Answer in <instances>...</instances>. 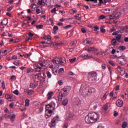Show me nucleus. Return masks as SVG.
<instances>
[{
	"label": "nucleus",
	"mask_w": 128,
	"mask_h": 128,
	"mask_svg": "<svg viewBox=\"0 0 128 128\" xmlns=\"http://www.w3.org/2000/svg\"><path fill=\"white\" fill-rule=\"evenodd\" d=\"M122 104H124V102L121 100H119L116 102V106H117L121 107Z\"/></svg>",
	"instance_id": "nucleus-18"
},
{
	"label": "nucleus",
	"mask_w": 128,
	"mask_h": 128,
	"mask_svg": "<svg viewBox=\"0 0 128 128\" xmlns=\"http://www.w3.org/2000/svg\"><path fill=\"white\" fill-rule=\"evenodd\" d=\"M12 10V6H10L9 8H8V12H10V10Z\"/></svg>",
	"instance_id": "nucleus-64"
},
{
	"label": "nucleus",
	"mask_w": 128,
	"mask_h": 128,
	"mask_svg": "<svg viewBox=\"0 0 128 128\" xmlns=\"http://www.w3.org/2000/svg\"><path fill=\"white\" fill-rule=\"evenodd\" d=\"M96 56H102L103 53L102 52H96Z\"/></svg>",
	"instance_id": "nucleus-60"
},
{
	"label": "nucleus",
	"mask_w": 128,
	"mask_h": 128,
	"mask_svg": "<svg viewBox=\"0 0 128 128\" xmlns=\"http://www.w3.org/2000/svg\"><path fill=\"white\" fill-rule=\"evenodd\" d=\"M58 64H61V66H64L66 64V58L64 57H60L58 58Z\"/></svg>",
	"instance_id": "nucleus-8"
},
{
	"label": "nucleus",
	"mask_w": 128,
	"mask_h": 128,
	"mask_svg": "<svg viewBox=\"0 0 128 128\" xmlns=\"http://www.w3.org/2000/svg\"><path fill=\"white\" fill-rule=\"evenodd\" d=\"M48 42H50V44H52V39L50 38H48L47 40Z\"/></svg>",
	"instance_id": "nucleus-62"
},
{
	"label": "nucleus",
	"mask_w": 128,
	"mask_h": 128,
	"mask_svg": "<svg viewBox=\"0 0 128 128\" xmlns=\"http://www.w3.org/2000/svg\"><path fill=\"white\" fill-rule=\"evenodd\" d=\"M13 93L16 94V96H18V90H15L14 91Z\"/></svg>",
	"instance_id": "nucleus-49"
},
{
	"label": "nucleus",
	"mask_w": 128,
	"mask_h": 128,
	"mask_svg": "<svg viewBox=\"0 0 128 128\" xmlns=\"http://www.w3.org/2000/svg\"><path fill=\"white\" fill-rule=\"evenodd\" d=\"M30 100L26 99L25 100V106H30Z\"/></svg>",
	"instance_id": "nucleus-28"
},
{
	"label": "nucleus",
	"mask_w": 128,
	"mask_h": 128,
	"mask_svg": "<svg viewBox=\"0 0 128 128\" xmlns=\"http://www.w3.org/2000/svg\"><path fill=\"white\" fill-rule=\"evenodd\" d=\"M52 62H55V64H58V58H57V60H56L54 59L52 60Z\"/></svg>",
	"instance_id": "nucleus-44"
},
{
	"label": "nucleus",
	"mask_w": 128,
	"mask_h": 128,
	"mask_svg": "<svg viewBox=\"0 0 128 128\" xmlns=\"http://www.w3.org/2000/svg\"><path fill=\"white\" fill-rule=\"evenodd\" d=\"M106 18V16L104 15H101L100 16L98 17V20H104V18Z\"/></svg>",
	"instance_id": "nucleus-43"
},
{
	"label": "nucleus",
	"mask_w": 128,
	"mask_h": 128,
	"mask_svg": "<svg viewBox=\"0 0 128 128\" xmlns=\"http://www.w3.org/2000/svg\"><path fill=\"white\" fill-rule=\"evenodd\" d=\"M121 56H115V58L116 57L118 58L116 59V62L120 64H124V58H120Z\"/></svg>",
	"instance_id": "nucleus-9"
},
{
	"label": "nucleus",
	"mask_w": 128,
	"mask_h": 128,
	"mask_svg": "<svg viewBox=\"0 0 128 128\" xmlns=\"http://www.w3.org/2000/svg\"><path fill=\"white\" fill-rule=\"evenodd\" d=\"M8 18H4L2 21L1 22V24L2 26H6L8 24Z\"/></svg>",
	"instance_id": "nucleus-19"
},
{
	"label": "nucleus",
	"mask_w": 128,
	"mask_h": 128,
	"mask_svg": "<svg viewBox=\"0 0 128 128\" xmlns=\"http://www.w3.org/2000/svg\"><path fill=\"white\" fill-rule=\"evenodd\" d=\"M54 96V92L50 91L47 94V96Z\"/></svg>",
	"instance_id": "nucleus-35"
},
{
	"label": "nucleus",
	"mask_w": 128,
	"mask_h": 128,
	"mask_svg": "<svg viewBox=\"0 0 128 128\" xmlns=\"http://www.w3.org/2000/svg\"><path fill=\"white\" fill-rule=\"evenodd\" d=\"M98 50L96 48H94V47H91L88 48V50H87L88 52H98Z\"/></svg>",
	"instance_id": "nucleus-20"
},
{
	"label": "nucleus",
	"mask_w": 128,
	"mask_h": 128,
	"mask_svg": "<svg viewBox=\"0 0 128 128\" xmlns=\"http://www.w3.org/2000/svg\"><path fill=\"white\" fill-rule=\"evenodd\" d=\"M64 72V68H60L58 70V72L60 74H63Z\"/></svg>",
	"instance_id": "nucleus-38"
},
{
	"label": "nucleus",
	"mask_w": 128,
	"mask_h": 128,
	"mask_svg": "<svg viewBox=\"0 0 128 128\" xmlns=\"http://www.w3.org/2000/svg\"><path fill=\"white\" fill-rule=\"evenodd\" d=\"M34 68L35 70V72H40L42 70V68L40 66H39L37 64H34Z\"/></svg>",
	"instance_id": "nucleus-13"
},
{
	"label": "nucleus",
	"mask_w": 128,
	"mask_h": 128,
	"mask_svg": "<svg viewBox=\"0 0 128 128\" xmlns=\"http://www.w3.org/2000/svg\"><path fill=\"white\" fill-rule=\"evenodd\" d=\"M100 32H101L104 33L106 32V29L101 28Z\"/></svg>",
	"instance_id": "nucleus-61"
},
{
	"label": "nucleus",
	"mask_w": 128,
	"mask_h": 128,
	"mask_svg": "<svg viewBox=\"0 0 128 128\" xmlns=\"http://www.w3.org/2000/svg\"><path fill=\"white\" fill-rule=\"evenodd\" d=\"M36 12L37 14H40V8H36Z\"/></svg>",
	"instance_id": "nucleus-57"
},
{
	"label": "nucleus",
	"mask_w": 128,
	"mask_h": 128,
	"mask_svg": "<svg viewBox=\"0 0 128 128\" xmlns=\"http://www.w3.org/2000/svg\"><path fill=\"white\" fill-rule=\"evenodd\" d=\"M41 44H50V42H48L47 41L42 42Z\"/></svg>",
	"instance_id": "nucleus-46"
},
{
	"label": "nucleus",
	"mask_w": 128,
	"mask_h": 128,
	"mask_svg": "<svg viewBox=\"0 0 128 128\" xmlns=\"http://www.w3.org/2000/svg\"><path fill=\"white\" fill-rule=\"evenodd\" d=\"M108 62L111 66H116V64L114 63V61L112 60H109Z\"/></svg>",
	"instance_id": "nucleus-33"
},
{
	"label": "nucleus",
	"mask_w": 128,
	"mask_h": 128,
	"mask_svg": "<svg viewBox=\"0 0 128 128\" xmlns=\"http://www.w3.org/2000/svg\"><path fill=\"white\" fill-rule=\"evenodd\" d=\"M114 18H116V17L114 16V14L110 15V20H112Z\"/></svg>",
	"instance_id": "nucleus-54"
},
{
	"label": "nucleus",
	"mask_w": 128,
	"mask_h": 128,
	"mask_svg": "<svg viewBox=\"0 0 128 128\" xmlns=\"http://www.w3.org/2000/svg\"><path fill=\"white\" fill-rule=\"evenodd\" d=\"M62 92H63V94L61 96H68L70 94V89H68V86L63 88L62 89Z\"/></svg>",
	"instance_id": "nucleus-7"
},
{
	"label": "nucleus",
	"mask_w": 128,
	"mask_h": 128,
	"mask_svg": "<svg viewBox=\"0 0 128 128\" xmlns=\"http://www.w3.org/2000/svg\"><path fill=\"white\" fill-rule=\"evenodd\" d=\"M110 106V103H106L104 106L101 108V110L102 111V112H106L108 110V108Z\"/></svg>",
	"instance_id": "nucleus-10"
},
{
	"label": "nucleus",
	"mask_w": 128,
	"mask_h": 128,
	"mask_svg": "<svg viewBox=\"0 0 128 128\" xmlns=\"http://www.w3.org/2000/svg\"><path fill=\"white\" fill-rule=\"evenodd\" d=\"M76 58H73L69 59V62H71V64H72L76 62Z\"/></svg>",
	"instance_id": "nucleus-32"
},
{
	"label": "nucleus",
	"mask_w": 128,
	"mask_h": 128,
	"mask_svg": "<svg viewBox=\"0 0 128 128\" xmlns=\"http://www.w3.org/2000/svg\"><path fill=\"white\" fill-rule=\"evenodd\" d=\"M90 108H92V110H96V108H98V104L92 102L90 106Z\"/></svg>",
	"instance_id": "nucleus-15"
},
{
	"label": "nucleus",
	"mask_w": 128,
	"mask_h": 128,
	"mask_svg": "<svg viewBox=\"0 0 128 128\" xmlns=\"http://www.w3.org/2000/svg\"><path fill=\"white\" fill-rule=\"evenodd\" d=\"M34 94V90H29L28 92V96H32V94Z\"/></svg>",
	"instance_id": "nucleus-36"
},
{
	"label": "nucleus",
	"mask_w": 128,
	"mask_h": 128,
	"mask_svg": "<svg viewBox=\"0 0 128 128\" xmlns=\"http://www.w3.org/2000/svg\"><path fill=\"white\" fill-rule=\"evenodd\" d=\"M44 4V5L46 4L44 0H38V4Z\"/></svg>",
	"instance_id": "nucleus-30"
},
{
	"label": "nucleus",
	"mask_w": 128,
	"mask_h": 128,
	"mask_svg": "<svg viewBox=\"0 0 128 128\" xmlns=\"http://www.w3.org/2000/svg\"><path fill=\"white\" fill-rule=\"evenodd\" d=\"M98 78V73L95 71L89 72L88 73V80L90 82H94Z\"/></svg>",
	"instance_id": "nucleus-4"
},
{
	"label": "nucleus",
	"mask_w": 128,
	"mask_h": 128,
	"mask_svg": "<svg viewBox=\"0 0 128 128\" xmlns=\"http://www.w3.org/2000/svg\"><path fill=\"white\" fill-rule=\"evenodd\" d=\"M90 39L87 38L86 40H84V44H92V41L90 40Z\"/></svg>",
	"instance_id": "nucleus-21"
},
{
	"label": "nucleus",
	"mask_w": 128,
	"mask_h": 128,
	"mask_svg": "<svg viewBox=\"0 0 128 128\" xmlns=\"http://www.w3.org/2000/svg\"><path fill=\"white\" fill-rule=\"evenodd\" d=\"M80 90L82 92L83 94H85L86 96H90L94 92L96 89L94 88H90L86 84H82L80 88Z\"/></svg>",
	"instance_id": "nucleus-2"
},
{
	"label": "nucleus",
	"mask_w": 128,
	"mask_h": 128,
	"mask_svg": "<svg viewBox=\"0 0 128 128\" xmlns=\"http://www.w3.org/2000/svg\"><path fill=\"white\" fill-rule=\"evenodd\" d=\"M76 106H80V104H82V100H80V98H78V97L76 98Z\"/></svg>",
	"instance_id": "nucleus-26"
},
{
	"label": "nucleus",
	"mask_w": 128,
	"mask_h": 128,
	"mask_svg": "<svg viewBox=\"0 0 128 128\" xmlns=\"http://www.w3.org/2000/svg\"><path fill=\"white\" fill-rule=\"evenodd\" d=\"M122 38V35L121 34H118L116 36V40H120Z\"/></svg>",
	"instance_id": "nucleus-40"
},
{
	"label": "nucleus",
	"mask_w": 128,
	"mask_h": 128,
	"mask_svg": "<svg viewBox=\"0 0 128 128\" xmlns=\"http://www.w3.org/2000/svg\"><path fill=\"white\" fill-rule=\"evenodd\" d=\"M68 120H70V118H73L74 116V112L69 110L68 112Z\"/></svg>",
	"instance_id": "nucleus-11"
},
{
	"label": "nucleus",
	"mask_w": 128,
	"mask_h": 128,
	"mask_svg": "<svg viewBox=\"0 0 128 128\" xmlns=\"http://www.w3.org/2000/svg\"><path fill=\"white\" fill-rule=\"evenodd\" d=\"M10 118L12 122H14V120L16 119V115L12 114L11 116H10V118Z\"/></svg>",
	"instance_id": "nucleus-27"
},
{
	"label": "nucleus",
	"mask_w": 128,
	"mask_h": 128,
	"mask_svg": "<svg viewBox=\"0 0 128 128\" xmlns=\"http://www.w3.org/2000/svg\"><path fill=\"white\" fill-rule=\"evenodd\" d=\"M39 64L40 66V68H41L42 69L46 68V62L44 63H40Z\"/></svg>",
	"instance_id": "nucleus-23"
},
{
	"label": "nucleus",
	"mask_w": 128,
	"mask_h": 128,
	"mask_svg": "<svg viewBox=\"0 0 128 128\" xmlns=\"http://www.w3.org/2000/svg\"><path fill=\"white\" fill-rule=\"evenodd\" d=\"M54 106H56V103L53 102L46 106V112H48V114H45L46 118H48L52 116V112H54L52 110H54Z\"/></svg>",
	"instance_id": "nucleus-3"
},
{
	"label": "nucleus",
	"mask_w": 128,
	"mask_h": 128,
	"mask_svg": "<svg viewBox=\"0 0 128 128\" xmlns=\"http://www.w3.org/2000/svg\"><path fill=\"white\" fill-rule=\"evenodd\" d=\"M100 120V114L94 112H90L85 117L86 124H94Z\"/></svg>",
	"instance_id": "nucleus-1"
},
{
	"label": "nucleus",
	"mask_w": 128,
	"mask_h": 128,
	"mask_svg": "<svg viewBox=\"0 0 128 128\" xmlns=\"http://www.w3.org/2000/svg\"><path fill=\"white\" fill-rule=\"evenodd\" d=\"M36 28L38 30L42 29L44 28V25L42 24H39L36 26Z\"/></svg>",
	"instance_id": "nucleus-37"
},
{
	"label": "nucleus",
	"mask_w": 128,
	"mask_h": 128,
	"mask_svg": "<svg viewBox=\"0 0 128 128\" xmlns=\"http://www.w3.org/2000/svg\"><path fill=\"white\" fill-rule=\"evenodd\" d=\"M60 120V117L58 116H57L54 117L51 120L50 122L48 124V126L50 128H56V124Z\"/></svg>",
	"instance_id": "nucleus-5"
},
{
	"label": "nucleus",
	"mask_w": 128,
	"mask_h": 128,
	"mask_svg": "<svg viewBox=\"0 0 128 128\" xmlns=\"http://www.w3.org/2000/svg\"><path fill=\"white\" fill-rule=\"evenodd\" d=\"M4 118H6H6H10V115H7L6 114H5L4 116Z\"/></svg>",
	"instance_id": "nucleus-53"
},
{
	"label": "nucleus",
	"mask_w": 128,
	"mask_h": 128,
	"mask_svg": "<svg viewBox=\"0 0 128 128\" xmlns=\"http://www.w3.org/2000/svg\"><path fill=\"white\" fill-rule=\"evenodd\" d=\"M42 74H43V76H41V78L43 80L42 82H46V74L44 73H43Z\"/></svg>",
	"instance_id": "nucleus-39"
},
{
	"label": "nucleus",
	"mask_w": 128,
	"mask_h": 128,
	"mask_svg": "<svg viewBox=\"0 0 128 128\" xmlns=\"http://www.w3.org/2000/svg\"><path fill=\"white\" fill-rule=\"evenodd\" d=\"M54 32L53 34H56V31L58 30V26H54L53 28Z\"/></svg>",
	"instance_id": "nucleus-22"
},
{
	"label": "nucleus",
	"mask_w": 128,
	"mask_h": 128,
	"mask_svg": "<svg viewBox=\"0 0 128 128\" xmlns=\"http://www.w3.org/2000/svg\"><path fill=\"white\" fill-rule=\"evenodd\" d=\"M117 70L118 71L120 72H122V68L120 67V66H118L117 68Z\"/></svg>",
	"instance_id": "nucleus-47"
},
{
	"label": "nucleus",
	"mask_w": 128,
	"mask_h": 128,
	"mask_svg": "<svg viewBox=\"0 0 128 128\" xmlns=\"http://www.w3.org/2000/svg\"><path fill=\"white\" fill-rule=\"evenodd\" d=\"M71 46L72 48H74L76 46V44L74 43V42H73L71 43Z\"/></svg>",
	"instance_id": "nucleus-59"
},
{
	"label": "nucleus",
	"mask_w": 128,
	"mask_h": 128,
	"mask_svg": "<svg viewBox=\"0 0 128 128\" xmlns=\"http://www.w3.org/2000/svg\"><path fill=\"white\" fill-rule=\"evenodd\" d=\"M38 81H34L33 83H30V88H36V86H38Z\"/></svg>",
	"instance_id": "nucleus-14"
},
{
	"label": "nucleus",
	"mask_w": 128,
	"mask_h": 128,
	"mask_svg": "<svg viewBox=\"0 0 128 128\" xmlns=\"http://www.w3.org/2000/svg\"><path fill=\"white\" fill-rule=\"evenodd\" d=\"M6 98L8 102H14L16 100L15 96H6Z\"/></svg>",
	"instance_id": "nucleus-16"
},
{
	"label": "nucleus",
	"mask_w": 128,
	"mask_h": 128,
	"mask_svg": "<svg viewBox=\"0 0 128 128\" xmlns=\"http://www.w3.org/2000/svg\"><path fill=\"white\" fill-rule=\"evenodd\" d=\"M62 84H64V82H62V80H60L59 81H58V84H59V86L62 85Z\"/></svg>",
	"instance_id": "nucleus-52"
},
{
	"label": "nucleus",
	"mask_w": 128,
	"mask_h": 128,
	"mask_svg": "<svg viewBox=\"0 0 128 128\" xmlns=\"http://www.w3.org/2000/svg\"><path fill=\"white\" fill-rule=\"evenodd\" d=\"M114 116H115V117L118 116V112H116V111H114Z\"/></svg>",
	"instance_id": "nucleus-56"
},
{
	"label": "nucleus",
	"mask_w": 128,
	"mask_h": 128,
	"mask_svg": "<svg viewBox=\"0 0 128 128\" xmlns=\"http://www.w3.org/2000/svg\"><path fill=\"white\" fill-rule=\"evenodd\" d=\"M112 44L113 46H114V44H116V40L114 38L112 39Z\"/></svg>",
	"instance_id": "nucleus-45"
},
{
	"label": "nucleus",
	"mask_w": 128,
	"mask_h": 128,
	"mask_svg": "<svg viewBox=\"0 0 128 128\" xmlns=\"http://www.w3.org/2000/svg\"><path fill=\"white\" fill-rule=\"evenodd\" d=\"M72 28V25L70 24V25H68L66 26H64V28H66V30H68V28Z\"/></svg>",
	"instance_id": "nucleus-51"
},
{
	"label": "nucleus",
	"mask_w": 128,
	"mask_h": 128,
	"mask_svg": "<svg viewBox=\"0 0 128 128\" xmlns=\"http://www.w3.org/2000/svg\"><path fill=\"white\" fill-rule=\"evenodd\" d=\"M115 90L118 91L120 90V86L118 85L116 86L114 88Z\"/></svg>",
	"instance_id": "nucleus-50"
},
{
	"label": "nucleus",
	"mask_w": 128,
	"mask_h": 128,
	"mask_svg": "<svg viewBox=\"0 0 128 128\" xmlns=\"http://www.w3.org/2000/svg\"><path fill=\"white\" fill-rule=\"evenodd\" d=\"M56 12V8H54L52 10H51V12L54 14V12Z\"/></svg>",
	"instance_id": "nucleus-58"
},
{
	"label": "nucleus",
	"mask_w": 128,
	"mask_h": 128,
	"mask_svg": "<svg viewBox=\"0 0 128 128\" xmlns=\"http://www.w3.org/2000/svg\"><path fill=\"white\" fill-rule=\"evenodd\" d=\"M115 16V18H120V16H122V14L120 12H118L116 14H114Z\"/></svg>",
	"instance_id": "nucleus-25"
},
{
	"label": "nucleus",
	"mask_w": 128,
	"mask_h": 128,
	"mask_svg": "<svg viewBox=\"0 0 128 128\" xmlns=\"http://www.w3.org/2000/svg\"><path fill=\"white\" fill-rule=\"evenodd\" d=\"M17 106H18L19 108H20V110L24 112V110H26V106L23 104H19L17 102L16 103Z\"/></svg>",
	"instance_id": "nucleus-12"
},
{
	"label": "nucleus",
	"mask_w": 128,
	"mask_h": 128,
	"mask_svg": "<svg viewBox=\"0 0 128 128\" xmlns=\"http://www.w3.org/2000/svg\"><path fill=\"white\" fill-rule=\"evenodd\" d=\"M94 32H98V30H100V28L96 25L94 26Z\"/></svg>",
	"instance_id": "nucleus-42"
},
{
	"label": "nucleus",
	"mask_w": 128,
	"mask_h": 128,
	"mask_svg": "<svg viewBox=\"0 0 128 128\" xmlns=\"http://www.w3.org/2000/svg\"><path fill=\"white\" fill-rule=\"evenodd\" d=\"M126 46H120L119 47L120 50H126Z\"/></svg>",
	"instance_id": "nucleus-34"
},
{
	"label": "nucleus",
	"mask_w": 128,
	"mask_h": 128,
	"mask_svg": "<svg viewBox=\"0 0 128 128\" xmlns=\"http://www.w3.org/2000/svg\"><path fill=\"white\" fill-rule=\"evenodd\" d=\"M68 98H65L64 100H63L62 104H63V106H66V104H68Z\"/></svg>",
	"instance_id": "nucleus-24"
},
{
	"label": "nucleus",
	"mask_w": 128,
	"mask_h": 128,
	"mask_svg": "<svg viewBox=\"0 0 128 128\" xmlns=\"http://www.w3.org/2000/svg\"><path fill=\"white\" fill-rule=\"evenodd\" d=\"M46 74L48 78H52V74L50 72H47Z\"/></svg>",
	"instance_id": "nucleus-41"
},
{
	"label": "nucleus",
	"mask_w": 128,
	"mask_h": 128,
	"mask_svg": "<svg viewBox=\"0 0 128 128\" xmlns=\"http://www.w3.org/2000/svg\"><path fill=\"white\" fill-rule=\"evenodd\" d=\"M87 2H94V4H98V0H86ZM100 1L99 4H98V6H102V4H106L108 2V0H98Z\"/></svg>",
	"instance_id": "nucleus-6"
},
{
	"label": "nucleus",
	"mask_w": 128,
	"mask_h": 128,
	"mask_svg": "<svg viewBox=\"0 0 128 128\" xmlns=\"http://www.w3.org/2000/svg\"><path fill=\"white\" fill-rule=\"evenodd\" d=\"M126 126H128V123H126V122H124L122 123V128H126Z\"/></svg>",
	"instance_id": "nucleus-31"
},
{
	"label": "nucleus",
	"mask_w": 128,
	"mask_h": 128,
	"mask_svg": "<svg viewBox=\"0 0 128 128\" xmlns=\"http://www.w3.org/2000/svg\"><path fill=\"white\" fill-rule=\"evenodd\" d=\"M55 44L56 46H62V42H56Z\"/></svg>",
	"instance_id": "nucleus-48"
},
{
	"label": "nucleus",
	"mask_w": 128,
	"mask_h": 128,
	"mask_svg": "<svg viewBox=\"0 0 128 128\" xmlns=\"http://www.w3.org/2000/svg\"><path fill=\"white\" fill-rule=\"evenodd\" d=\"M57 98L58 102H61L62 100V96H58Z\"/></svg>",
	"instance_id": "nucleus-63"
},
{
	"label": "nucleus",
	"mask_w": 128,
	"mask_h": 128,
	"mask_svg": "<svg viewBox=\"0 0 128 128\" xmlns=\"http://www.w3.org/2000/svg\"><path fill=\"white\" fill-rule=\"evenodd\" d=\"M82 58H84V60H88V58H92V56H91L90 55L87 54H82Z\"/></svg>",
	"instance_id": "nucleus-17"
},
{
	"label": "nucleus",
	"mask_w": 128,
	"mask_h": 128,
	"mask_svg": "<svg viewBox=\"0 0 128 128\" xmlns=\"http://www.w3.org/2000/svg\"><path fill=\"white\" fill-rule=\"evenodd\" d=\"M42 73H39L36 74V78H38V80H40L42 78Z\"/></svg>",
	"instance_id": "nucleus-29"
},
{
	"label": "nucleus",
	"mask_w": 128,
	"mask_h": 128,
	"mask_svg": "<svg viewBox=\"0 0 128 128\" xmlns=\"http://www.w3.org/2000/svg\"><path fill=\"white\" fill-rule=\"evenodd\" d=\"M14 103L12 102L10 104L9 106L10 108H14Z\"/></svg>",
	"instance_id": "nucleus-55"
}]
</instances>
